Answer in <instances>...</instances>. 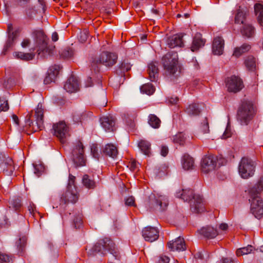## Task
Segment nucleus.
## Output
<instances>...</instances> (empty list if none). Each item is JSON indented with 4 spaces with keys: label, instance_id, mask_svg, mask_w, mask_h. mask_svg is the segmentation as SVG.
<instances>
[{
    "label": "nucleus",
    "instance_id": "nucleus-7",
    "mask_svg": "<svg viewBox=\"0 0 263 263\" xmlns=\"http://www.w3.org/2000/svg\"><path fill=\"white\" fill-rule=\"evenodd\" d=\"M44 109L43 108V105L41 103H39L35 110V124H34L32 122L30 121V116L28 117V119H27V124L31 127V124L32 125V130L34 132H37L38 130H42L44 128Z\"/></svg>",
    "mask_w": 263,
    "mask_h": 263
},
{
    "label": "nucleus",
    "instance_id": "nucleus-12",
    "mask_svg": "<svg viewBox=\"0 0 263 263\" xmlns=\"http://www.w3.org/2000/svg\"><path fill=\"white\" fill-rule=\"evenodd\" d=\"M226 86L230 92H237L243 87L242 80L235 76L228 78L226 80Z\"/></svg>",
    "mask_w": 263,
    "mask_h": 263
},
{
    "label": "nucleus",
    "instance_id": "nucleus-45",
    "mask_svg": "<svg viewBox=\"0 0 263 263\" xmlns=\"http://www.w3.org/2000/svg\"><path fill=\"white\" fill-rule=\"evenodd\" d=\"M10 208H12L15 211H19L22 206L21 200L20 198H16L11 200Z\"/></svg>",
    "mask_w": 263,
    "mask_h": 263
},
{
    "label": "nucleus",
    "instance_id": "nucleus-28",
    "mask_svg": "<svg viewBox=\"0 0 263 263\" xmlns=\"http://www.w3.org/2000/svg\"><path fill=\"white\" fill-rule=\"evenodd\" d=\"M250 49L251 46L249 44L247 43L243 44L241 46L234 48L233 56L235 58H238L249 51Z\"/></svg>",
    "mask_w": 263,
    "mask_h": 263
},
{
    "label": "nucleus",
    "instance_id": "nucleus-21",
    "mask_svg": "<svg viewBox=\"0 0 263 263\" xmlns=\"http://www.w3.org/2000/svg\"><path fill=\"white\" fill-rule=\"evenodd\" d=\"M224 41L220 36H217L214 38L212 50L215 55H221L223 53L224 49Z\"/></svg>",
    "mask_w": 263,
    "mask_h": 263
},
{
    "label": "nucleus",
    "instance_id": "nucleus-57",
    "mask_svg": "<svg viewBox=\"0 0 263 263\" xmlns=\"http://www.w3.org/2000/svg\"><path fill=\"white\" fill-rule=\"evenodd\" d=\"M169 261L170 258L168 257L165 255H161L159 257L157 263H168Z\"/></svg>",
    "mask_w": 263,
    "mask_h": 263
},
{
    "label": "nucleus",
    "instance_id": "nucleus-33",
    "mask_svg": "<svg viewBox=\"0 0 263 263\" xmlns=\"http://www.w3.org/2000/svg\"><path fill=\"white\" fill-rule=\"evenodd\" d=\"M13 162L11 159H8L5 163H2V167L3 168L4 173L7 175H11L14 170L13 165Z\"/></svg>",
    "mask_w": 263,
    "mask_h": 263
},
{
    "label": "nucleus",
    "instance_id": "nucleus-53",
    "mask_svg": "<svg viewBox=\"0 0 263 263\" xmlns=\"http://www.w3.org/2000/svg\"><path fill=\"white\" fill-rule=\"evenodd\" d=\"M26 240V237L25 236H23L22 238H20L18 241L16 243L17 248H19V249L21 251V252L23 251V248L25 245Z\"/></svg>",
    "mask_w": 263,
    "mask_h": 263
},
{
    "label": "nucleus",
    "instance_id": "nucleus-13",
    "mask_svg": "<svg viewBox=\"0 0 263 263\" xmlns=\"http://www.w3.org/2000/svg\"><path fill=\"white\" fill-rule=\"evenodd\" d=\"M217 165V159L212 155L206 156L201 161V170L204 173L214 171Z\"/></svg>",
    "mask_w": 263,
    "mask_h": 263
},
{
    "label": "nucleus",
    "instance_id": "nucleus-32",
    "mask_svg": "<svg viewBox=\"0 0 263 263\" xmlns=\"http://www.w3.org/2000/svg\"><path fill=\"white\" fill-rule=\"evenodd\" d=\"M185 111L190 116H196L199 115L201 111L199 104L193 103L189 105L186 108Z\"/></svg>",
    "mask_w": 263,
    "mask_h": 263
},
{
    "label": "nucleus",
    "instance_id": "nucleus-39",
    "mask_svg": "<svg viewBox=\"0 0 263 263\" xmlns=\"http://www.w3.org/2000/svg\"><path fill=\"white\" fill-rule=\"evenodd\" d=\"M246 66L250 71H254L256 67V59L253 56H249L245 62Z\"/></svg>",
    "mask_w": 263,
    "mask_h": 263
},
{
    "label": "nucleus",
    "instance_id": "nucleus-62",
    "mask_svg": "<svg viewBox=\"0 0 263 263\" xmlns=\"http://www.w3.org/2000/svg\"><path fill=\"white\" fill-rule=\"evenodd\" d=\"M137 168V163L135 160H132L130 163V169L135 171Z\"/></svg>",
    "mask_w": 263,
    "mask_h": 263
},
{
    "label": "nucleus",
    "instance_id": "nucleus-2",
    "mask_svg": "<svg viewBox=\"0 0 263 263\" xmlns=\"http://www.w3.org/2000/svg\"><path fill=\"white\" fill-rule=\"evenodd\" d=\"M263 190V177L258 183L250 189L249 193L251 196V211L254 216L259 219L263 215V200L259 196Z\"/></svg>",
    "mask_w": 263,
    "mask_h": 263
},
{
    "label": "nucleus",
    "instance_id": "nucleus-1",
    "mask_svg": "<svg viewBox=\"0 0 263 263\" xmlns=\"http://www.w3.org/2000/svg\"><path fill=\"white\" fill-rule=\"evenodd\" d=\"M107 253H109V258L110 262L116 263L120 260L121 256L120 252L113 241L108 238L99 240L88 251L89 255H95L97 253L104 255Z\"/></svg>",
    "mask_w": 263,
    "mask_h": 263
},
{
    "label": "nucleus",
    "instance_id": "nucleus-4",
    "mask_svg": "<svg viewBox=\"0 0 263 263\" xmlns=\"http://www.w3.org/2000/svg\"><path fill=\"white\" fill-rule=\"evenodd\" d=\"M35 48L38 55L45 58L47 55H51L54 47L48 45V39L42 30L33 32Z\"/></svg>",
    "mask_w": 263,
    "mask_h": 263
},
{
    "label": "nucleus",
    "instance_id": "nucleus-27",
    "mask_svg": "<svg viewBox=\"0 0 263 263\" xmlns=\"http://www.w3.org/2000/svg\"><path fill=\"white\" fill-rule=\"evenodd\" d=\"M182 165L185 170H190L194 166V159L187 154L183 155L182 158Z\"/></svg>",
    "mask_w": 263,
    "mask_h": 263
},
{
    "label": "nucleus",
    "instance_id": "nucleus-61",
    "mask_svg": "<svg viewBox=\"0 0 263 263\" xmlns=\"http://www.w3.org/2000/svg\"><path fill=\"white\" fill-rule=\"evenodd\" d=\"M30 43V41L28 39H25L22 42V46L24 48L28 47Z\"/></svg>",
    "mask_w": 263,
    "mask_h": 263
},
{
    "label": "nucleus",
    "instance_id": "nucleus-14",
    "mask_svg": "<svg viewBox=\"0 0 263 263\" xmlns=\"http://www.w3.org/2000/svg\"><path fill=\"white\" fill-rule=\"evenodd\" d=\"M117 55L114 53L108 52H102L98 60H97V63L102 64L107 67L113 66L117 62Z\"/></svg>",
    "mask_w": 263,
    "mask_h": 263
},
{
    "label": "nucleus",
    "instance_id": "nucleus-31",
    "mask_svg": "<svg viewBox=\"0 0 263 263\" xmlns=\"http://www.w3.org/2000/svg\"><path fill=\"white\" fill-rule=\"evenodd\" d=\"M241 32L243 36L251 37L254 34L255 29L251 25L245 24L241 29Z\"/></svg>",
    "mask_w": 263,
    "mask_h": 263
},
{
    "label": "nucleus",
    "instance_id": "nucleus-42",
    "mask_svg": "<svg viewBox=\"0 0 263 263\" xmlns=\"http://www.w3.org/2000/svg\"><path fill=\"white\" fill-rule=\"evenodd\" d=\"M136 115L132 114L130 112H127L124 115V119L125 120L126 123L131 128L134 127V120L136 118Z\"/></svg>",
    "mask_w": 263,
    "mask_h": 263
},
{
    "label": "nucleus",
    "instance_id": "nucleus-44",
    "mask_svg": "<svg viewBox=\"0 0 263 263\" xmlns=\"http://www.w3.org/2000/svg\"><path fill=\"white\" fill-rule=\"evenodd\" d=\"M246 17V13L239 9L235 17V22L237 24H243Z\"/></svg>",
    "mask_w": 263,
    "mask_h": 263
},
{
    "label": "nucleus",
    "instance_id": "nucleus-18",
    "mask_svg": "<svg viewBox=\"0 0 263 263\" xmlns=\"http://www.w3.org/2000/svg\"><path fill=\"white\" fill-rule=\"evenodd\" d=\"M80 83L77 78L71 76L64 84V88L68 92L73 93L79 90Z\"/></svg>",
    "mask_w": 263,
    "mask_h": 263
},
{
    "label": "nucleus",
    "instance_id": "nucleus-40",
    "mask_svg": "<svg viewBox=\"0 0 263 263\" xmlns=\"http://www.w3.org/2000/svg\"><path fill=\"white\" fill-rule=\"evenodd\" d=\"M254 248L251 245H248L246 247L239 248L236 251V255L237 256H240L243 255H247L253 252Z\"/></svg>",
    "mask_w": 263,
    "mask_h": 263
},
{
    "label": "nucleus",
    "instance_id": "nucleus-46",
    "mask_svg": "<svg viewBox=\"0 0 263 263\" xmlns=\"http://www.w3.org/2000/svg\"><path fill=\"white\" fill-rule=\"evenodd\" d=\"M82 215L81 213H79L74 216L73 220V225L76 229H80L82 226Z\"/></svg>",
    "mask_w": 263,
    "mask_h": 263
},
{
    "label": "nucleus",
    "instance_id": "nucleus-22",
    "mask_svg": "<svg viewBox=\"0 0 263 263\" xmlns=\"http://www.w3.org/2000/svg\"><path fill=\"white\" fill-rule=\"evenodd\" d=\"M60 67L59 65H54L48 70L47 76L44 80L45 84H49L55 81V78L59 73Z\"/></svg>",
    "mask_w": 263,
    "mask_h": 263
},
{
    "label": "nucleus",
    "instance_id": "nucleus-52",
    "mask_svg": "<svg viewBox=\"0 0 263 263\" xmlns=\"http://www.w3.org/2000/svg\"><path fill=\"white\" fill-rule=\"evenodd\" d=\"M9 109V105L7 100L0 98V112L6 111Z\"/></svg>",
    "mask_w": 263,
    "mask_h": 263
},
{
    "label": "nucleus",
    "instance_id": "nucleus-29",
    "mask_svg": "<svg viewBox=\"0 0 263 263\" xmlns=\"http://www.w3.org/2000/svg\"><path fill=\"white\" fill-rule=\"evenodd\" d=\"M103 152L105 155L113 158H116L118 155L117 147L112 144H106L103 149Z\"/></svg>",
    "mask_w": 263,
    "mask_h": 263
},
{
    "label": "nucleus",
    "instance_id": "nucleus-38",
    "mask_svg": "<svg viewBox=\"0 0 263 263\" xmlns=\"http://www.w3.org/2000/svg\"><path fill=\"white\" fill-rule=\"evenodd\" d=\"M148 123L154 128H158L161 124V121L158 117L153 114H150L148 116Z\"/></svg>",
    "mask_w": 263,
    "mask_h": 263
},
{
    "label": "nucleus",
    "instance_id": "nucleus-25",
    "mask_svg": "<svg viewBox=\"0 0 263 263\" xmlns=\"http://www.w3.org/2000/svg\"><path fill=\"white\" fill-rule=\"evenodd\" d=\"M204 44L205 41L202 38L201 34L197 33L193 38L191 49L193 52L197 51L200 48L203 46Z\"/></svg>",
    "mask_w": 263,
    "mask_h": 263
},
{
    "label": "nucleus",
    "instance_id": "nucleus-59",
    "mask_svg": "<svg viewBox=\"0 0 263 263\" xmlns=\"http://www.w3.org/2000/svg\"><path fill=\"white\" fill-rule=\"evenodd\" d=\"M0 259L5 262H9L11 258L6 254H0Z\"/></svg>",
    "mask_w": 263,
    "mask_h": 263
},
{
    "label": "nucleus",
    "instance_id": "nucleus-6",
    "mask_svg": "<svg viewBox=\"0 0 263 263\" xmlns=\"http://www.w3.org/2000/svg\"><path fill=\"white\" fill-rule=\"evenodd\" d=\"M164 74L174 76L178 70V56L176 52H168L162 59Z\"/></svg>",
    "mask_w": 263,
    "mask_h": 263
},
{
    "label": "nucleus",
    "instance_id": "nucleus-8",
    "mask_svg": "<svg viewBox=\"0 0 263 263\" xmlns=\"http://www.w3.org/2000/svg\"><path fill=\"white\" fill-rule=\"evenodd\" d=\"M238 171L242 178L247 179L252 176L255 171L254 163L248 158H242L239 163Z\"/></svg>",
    "mask_w": 263,
    "mask_h": 263
},
{
    "label": "nucleus",
    "instance_id": "nucleus-55",
    "mask_svg": "<svg viewBox=\"0 0 263 263\" xmlns=\"http://www.w3.org/2000/svg\"><path fill=\"white\" fill-rule=\"evenodd\" d=\"M91 153L92 156L96 159L99 157V154L98 153V147L97 144H93L91 146Z\"/></svg>",
    "mask_w": 263,
    "mask_h": 263
},
{
    "label": "nucleus",
    "instance_id": "nucleus-56",
    "mask_svg": "<svg viewBox=\"0 0 263 263\" xmlns=\"http://www.w3.org/2000/svg\"><path fill=\"white\" fill-rule=\"evenodd\" d=\"M231 135H232V132H231L230 127L228 125L226 128V130H225L224 133L223 134V135L222 136V139H227V138L231 137Z\"/></svg>",
    "mask_w": 263,
    "mask_h": 263
},
{
    "label": "nucleus",
    "instance_id": "nucleus-3",
    "mask_svg": "<svg viewBox=\"0 0 263 263\" xmlns=\"http://www.w3.org/2000/svg\"><path fill=\"white\" fill-rule=\"evenodd\" d=\"M176 196L184 201H191V209L193 212L199 213L204 211V200L202 196L194 194L192 190H182L181 193H176Z\"/></svg>",
    "mask_w": 263,
    "mask_h": 263
},
{
    "label": "nucleus",
    "instance_id": "nucleus-16",
    "mask_svg": "<svg viewBox=\"0 0 263 263\" xmlns=\"http://www.w3.org/2000/svg\"><path fill=\"white\" fill-rule=\"evenodd\" d=\"M77 189H67L66 191L62 195L61 198L60 204H66L68 203H75L78 200Z\"/></svg>",
    "mask_w": 263,
    "mask_h": 263
},
{
    "label": "nucleus",
    "instance_id": "nucleus-50",
    "mask_svg": "<svg viewBox=\"0 0 263 263\" xmlns=\"http://www.w3.org/2000/svg\"><path fill=\"white\" fill-rule=\"evenodd\" d=\"M75 179L76 177L72 175L71 174H69L67 189L72 190L73 187L74 189H76L75 185Z\"/></svg>",
    "mask_w": 263,
    "mask_h": 263
},
{
    "label": "nucleus",
    "instance_id": "nucleus-15",
    "mask_svg": "<svg viewBox=\"0 0 263 263\" xmlns=\"http://www.w3.org/2000/svg\"><path fill=\"white\" fill-rule=\"evenodd\" d=\"M45 2L44 0H38V3L33 7H29L26 10V14L29 18H33L37 14L44 13Z\"/></svg>",
    "mask_w": 263,
    "mask_h": 263
},
{
    "label": "nucleus",
    "instance_id": "nucleus-5",
    "mask_svg": "<svg viewBox=\"0 0 263 263\" xmlns=\"http://www.w3.org/2000/svg\"><path fill=\"white\" fill-rule=\"evenodd\" d=\"M254 116V109L252 103L250 101L243 100L240 104L237 111L236 119L241 125H247Z\"/></svg>",
    "mask_w": 263,
    "mask_h": 263
},
{
    "label": "nucleus",
    "instance_id": "nucleus-48",
    "mask_svg": "<svg viewBox=\"0 0 263 263\" xmlns=\"http://www.w3.org/2000/svg\"><path fill=\"white\" fill-rule=\"evenodd\" d=\"M200 132L203 134L209 133L210 132L209 123L207 118H206L203 120V122L201 124L200 126Z\"/></svg>",
    "mask_w": 263,
    "mask_h": 263
},
{
    "label": "nucleus",
    "instance_id": "nucleus-11",
    "mask_svg": "<svg viewBox=\"0 0 263 263\" xmlns=\"http://www.w3.org/2000/svg\"><path fill=\"white\" fill-rule=\"evenodd\" d=\"M53 135L56 136L62 143L66 142L68 135V129L64 122H59L53 125Z\"/></svg>",
    "mask_w": 263,
    "mask_h": 263
},
{
    "label": "nucleus",
    "instance_id": "nucleus-37",
    "mask_svg": "<svg viewBox=\"0 0 263 263\" xmlns=\"http://www.w3.org/2000/svg\"><path fill=\"white\" fill-rule=\"evenodd\" d=\"M13 55L17 59L27 61L33 59L35 54L33 53L15 52L13 53Z\"/></svg>",
    "mask_w": 263,
    "mask_h": 263
},
{
    "label": "nucleus",
    "instance_id": "nucleus-47",
    "mask_svg": "<svg viewBox=\"0 0 263 263\" xmlns=\"http://www.w3.org/2000/svg\"><path fill=\"white\" fill-rule=\"evenodd\" d=\"M173 141L174 143L183 145L185 142L184 135L182 133L177 134L174 136Z\"/></svg>",
    "mask_w": 263,
    "mask_h": 263
},
{
    "label": "nucleus",
    "instance_id": "nucleus-34",
    "mask_svg": "<svg viewBox=\"0 0 263 263\" xmlns=\"http://www.w3.org/2000/svg\"><path fill=\"white\" fill-rule=\"evenodd\" d=\"M254 11L257 16V21L260 26L263 27V6L260 4H256L254 6Z\"/></svg>",
    "mask_w": 263,
    "mask_h": 263
},
{
    "label": "nucleus",
    "instance_id": "nucleus-54",
    "mask_svg": "<svg viewBox=\"0 0 263 263\" xmlns=\"http://www.w3.org/2000/svg\"><path fill=\"white\" fill-rule=\"evenodd\" d=\"M88 36V31L84 30L80 33L79 39V41L82 43H84L86 41Z\"/></svg>",
    "mask_w": 263,
    "mask_h": 263
},
{
    "label": "nucleus",
    "instance_id": "nucleus-51",
    "mask_svg": "<svg viewBox=\"0 0 263 263\" xmlns=\"http://www.w3.org/2000/svg\"><path fill=\"white\" fill-rule=\"evenodd\" d=\"M34 173L37 176L39 177L42 173L44 171V166L42 164H34Z\"/></svg>",
    "mask_w": 263,
    "mask_h": 263
},
{
    "label": "nucleus",
    "instance_id": "nucleus-60",
    "mask_svg": "<svg viewBox=\"0 0 263 263\" xmlns=\"http://www.w3.org/2000/svg\"><path fill=\"white\" fill-rule=\"evenodd\" d=\"M168 152V149L167 147L165 146H162L161 147V155L165 157Z\"/></svg>",
    "mask_w": 263,
    "mask_h": 263
},
{
    "label": "nucleus",
    "instance_id": "nucleus-43",
    "mask_svg": "<svg viewBox=\"0 0 263 263\" xmlns=\"http://www.w3.org/2000/svg\"><path fill=\"white\" fill-rule=\"evenodd\" d=\"M131 65L127 61H123L119 67V69L117 70V72L120 74H122L125 71H127L130 69Z\"/></svg>",
    "mask_w": 263,
    "mask_h": 263
},
{
    "label": "nucleus",
    "instance_id": "nucleus-26",
    "mask_svg": "<svg viewBox=\"0 0 263 263\" xmlns=\"http://www.w3.org/2000/svg\"><path fill=\"white\" fill-rule=\"evenodd\" d=\"M158 63L152 62L148 66V72L151 81H156L158 77Z\"/></svg>",
    "mask_w": 263,
    "mask_h": 263
},
{
    "label": "nucleus",
    "instance_id": "nucleus-49",
    "mask_svg": "<svg viewBox=\"0 0 263 263\" xmlns=\"http://www.w3.org/2000/svg\"><path fill=\"white\" fill-rule=\"evenodd\" d=\"M73 54V50L71 48H67L61 51V56L63 58H69L72 57Z\"/></svg>",
    "mask_w": 263,
    "mask_h": 263
},
{
    "label": "nucleus",
    "instance_id": "nucleus-36",
    "mask_svg": "<svg viewBox=\"0 0 263 263\" xmlns=\"http://www.w3.org/2000/svg\"><path fill=\"white\" fill-rule=\"evenodd\" d=\"M138 146L143 154L146 156H149L151 153V144L145 140H141L138 144Z\"/></svg>",
    "mask_w": 263,
    "mask_h": 263
},
{
    "label": "nucleus",
    "instance_id": "nucleus-64",
    "mask_svg": "<svg viewBox=\"0 0 263 263\" xmlns=\"http://www.w3.org/2000/svg\"><path fill=\"white\" fill-rule=\"evenodd\" d=\"M228 226L227 223H222L220 224L219 229L222 231H226L228 229Z\"/></svg>",
    "mask_w": 263,
    "mask_h": 263
},
{
    "label": "nucleus",
    "instance_id": "nucleus-58",
    "mask_svg": "<svg viewBox=\"0 0 263 263\" xmlns=\"http://www.w3.org/2000/svg\"><path fill=\"white\" fill-rule=\"evenodd\" d=\"M125 204L128 206H133L135 205V198L133 196L127 198L125 200Z\"/></svg>",
    "mask_w": 263,
    "mask_h": 263
},
{
    "label": "nucleus",
    "instance_id": "nucleus-9",
    "mask_svg": "<svg viewBox=\"0 0 263 263\" xmlns=\"http://www.w3.org/2000/svg\"><path fill=\"white\" fill-rule=\"evenodd\" d=\"M168 204L167 198L164 195L152 193L149 196V206L151 208L164 210Z\"/></svg>",
    "mask_w": 263,
    "mask_h": 263
},
{
    "label": "nucleus",
    "instance_id": "nucleus-41",
    "mask_svg": "<svg viewBox=\"0 0 263 263\" xmlns=\"http://www.w3.org/2000/svg\"><path fill=\"white\" fill-rule=\"evenodd\" d=\"M141 92L148 95H152L155 91V88L151 84H145L142 85L140 88Z\"/></svg>",
    "mask_w": 263,
    "mask_h": 263
},
{
    "label": "nucleus",
    "instance_id": "nucleus-63",
    "mask_svg": "<svg viewBox=\"0 0 263 263\" xmlns=\"http://www.w3.org/2000/svg\"><path fill=\"white\" fill-rule=\"evenodd\" d=\"M28 211H29L30 213L31 214H33V212L35 209V206L34 204L32 203H30L28 207Z\"/></svg>",
    "mask_w": 263,
    "mask_h": 263
},
{
    "label": "nucleus",
    "instance_id": "nucleus-24",
    "mask_svg": "<svg viewBox=\"0 0 263 263\" xmlns=\"http://www.w3.org/2000/svg\"><path fill=\"white\" fill-rule=\"evenodd\" d=\"M199 232L204 237L210 239L215 238L218 234L216 229L209 226L202 228Z\"/></svg>",
    "mask_w": 263,
    "mask_h": 263
},
{
    "label": "nucleus",
    "instance_id": "nucleus-19",
    "mask_svg": "<svg viewBox=\"0 0 263 263\" xmlns=\"http://www.w3.org/2000/svg\"><path fill=\"white\" fill-rule=\"evenodd\" d=\"M102 127L108 132H112L115 129V120L112 116H103L100 118Z\"/></svg>",
    "mask_w": 263,
    "mask_h": 263
},
{
    "label": "nucleus",
    "instance_id": "nucleus-10",
    "mask_svg": "<svg viewBox=\"0 0 263 263\" xmlns=\"http://www.w3.org/2000/svg\"><path fill=\"white\" fill-rule=\"evenodd\" d=\"M73 160L74 163L79 166L85 165L86 160L84 156V146L82 143L78 141L72 151Z\"/></svg>",
    "mask_w": 263,
    "mask_h": 263
},
{
    "label": "nucleus",
    "instance_id": "nucleus-35",
    "mask_svg": "<svg viewBox=\"0 0 263 263\" xmlns=\"http://www.w3.org/2000/svg\"><path fill=\"white\" fill-rule=\"evenodd\" d=\"M82 183L86 188L93 189L96 187V182L89 176L87 174L82 177Z\"/></svg>",
    "mask_w": 263,
    "mask_h": 263
},
{
    "label": "nucleus",
    "instance_id": "nucleus-20",
    "mask_svg": "<svg viewBox=\"0 0 263 263\" xmlns=\"http://www.w3.org/2000/svg\"><path fill=\"white\" fill-rule=\"evenodd\" d=\"M169 249L172 251H183L186 249V245L184 239L178 237L174 241L167 243Z\"/></svg>",
    "mask_w": 263,
    "mask_h": 263
},
{
    "label": "nucleus",
    "instance_id": "nucleus-17",
    "mask_svg": "<svg viewBox=\"0 0 263 263\" xmlns=\"http://www.w3.org/2000/svg\"><path fill=\"white\" fill-rule=\"evenodd\" d=\"M142 236L147 241L153 242L159 237V231L154 227H147L142 230Z\"/></svg>",
    "mask_w": 263,
    "mask_h": 263
},
{
    "label": "nucleus",
    "instance_id": "nucleus-23",
    "mask_svg": "<svg viewBox=\"0 0 263 263\" xmlns=\"http://www.w3.org/2000/svg\"><path fill=\"white\" fill-rule=\"evenodd\" d=\"M183 35L181 33L177 34L170 36L167 40V44L171 48L175 47H182L183 45L182 37Z\"/></svg>",
    "mask_w": 263,
    "mask_h": 263
},
{
    "label": "nucleus",
    "instance_id": "nucleus-30",
    "mask_svg": "<svg viewBox=\"0 0 263 263\" xmlns=\"http://www.w3.org/2000/svg\"><path fill=\"white\" fill-rule=\"evenodd\" d=\"M11 29L12 26L11 25H9L8 26V30L9 32V34L8 39L4 48V52H6L9 48H10L13 45L14 41L16 39V33L13 32H12L11 33H10Z\"/></svg>",
    "mask_w": 263,
    "mask_h": 263
}]
</instances>
